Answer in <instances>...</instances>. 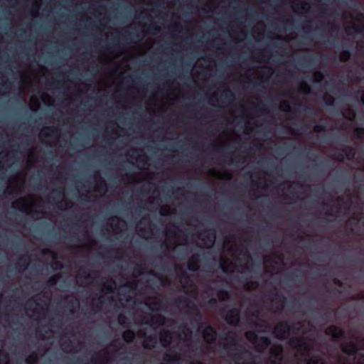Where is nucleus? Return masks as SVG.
<instances>
[{
    "label": "nucleus",
    "instance_id": "obj_1",
    "mask_svg": "<svg viewBox=\"0 0 364 364\" xmlns=\"http://www.w3.org/2000/svg\"><path fill=\"white\" fill-rule=\"evenodd\" d=\"M51 299L52 294L48 291H43L35 295L32 299L24 303V314L39 323L46 321L49 316Z\"/></svg>",
    "mask_w": 364,
    "mask_h": 364
},
{
    "label": "nucleus",
    "instance_id": "obj_36",
    "mask_svg": "<svg viewBox=\"0 0 364 364\" xmlns=\"http://www.w3.org/2000/svg\"><path fill=\"white\" fill-rule=\"evenodd\" d=\"M202 336L206 343L213 344L217 339L218 333L216 330L212 326L209 325L203 329Z\"/></svg>",
    "mask_w": 364,
    "mask_h": 364
},
{
    "label": "nucleus",
    "instance_id": "obj_9",
    "mask_svg": "<svg viewBox=\"0 0 364 364\" xmlns=\"http://www.w3.org/2000/svg\"><path fill=\"white\" fill-rule=\"evenodd\" d=\"M342 19L347 22V20L350 18L353 20L354 22L350 21V24H346L344 29L348 35L353 33L363 34L364 33V14L358 12L353 15L351 12L344 11L342 14Z\"/></svg>",
    "mask_w": 364,
    "mask_h": 364
},
{
    "label": "nucleus",
    "instance_id": "obj_10",
    "mask_svg": "<svg viewBox=\"0 0 364 364\" xmlns=\"http://www.w3.org/2000/svg\"><path fill=\"white\" fill-rule=\"evenodd\" d=\"M212 67L208 59L199 58L191 70V77L195 83L206 82L210 77Z\"/></svg>",
    "mask_w": 364,
    "mask_h": 364
},
{
    "label": "nucleus",
    "instance_id": "obj_48",
    "mask_svg": "<svg viewBox=\"0 0 364 364\" xmlns=\"http://www.w3.org/2000/svg\"><path fill=\"white\" fill-rule=\"evenodd\" d=\"M200 256L198 254L192 255L188 259L187 267L190 271L196 272L200 268Z\"/></svg>",
    "mask_w": 364,
    "mask_h": 364
},
{
    "label": "nucleus",
    "instance_id": "obj_60",
    "mask_svg": "<svg viewBox=\"0 0 364 364\" xmlns=\"http://www.w3.org/2000/svg\"><path fill=\"white\" fill-rule=\"evenodd\" d=\"M28 106L33 112H37L41 107L39 98L36 95L31 96L28 102Z\"/></svg>",
    "mask_w": 364,
    "mask_h": 364
},
{
    "label": "nucleus",
    "instance_id": "obj_18",
    "mask_svg": "<svg viewBox=\"0 0 364 364\" xmlns=\"http://www.w3.org/2000/svg\"><path fill=\"white\" fill-rule=\"evenodd\" d=\"M92 178L95 182L93 186V191L97 193V196L95 197L104 196L108 191V186L105 180L102 177L100 171L98 170L95 171L92 174Z\"/></svg>",
    "mask_w": 364,
    "mask_h": 364
},
{
    "label": "nucleus",
    "instance_id": "obj_52",
    "mask_svg": "<svg viewBox=\"0 0 364 364\" xmlns=\"http://www.w3.org/2000/svg\"><path fill=\"white\" fill-rule=\"evenodd\" d=\"M237 345L235 333H229L223 339L222 343L223 348L225 350L231 349Z\"/></svg>",
    "mask_w": 364,
    "mask_h": 364
},
{
    "label": "nucleus",
    "instance_id": "obj_26",
    "mask_svg": "<svg viewBox=\"0 0 364 364\" xmlns=\"http://www.w3.org/2000/svg\"><path fill=\"white\" fill-rule=\"evenodd\" d=\"M289 3L295 13H308L311 9L309 3L305 0H289Z\"/></svg>",
    "mask_w": 364,
    "mask_h": 364
},
{
    "label": "nucleus",
    "instance_id": "obj_41",
    "mask_svg": "<svg viewBox=\"0 0 364 364\" xmlns=\"http://www.w3.org/2000/svg\"><path fill=\"white\" fill-rule=\"evenodd\" d=\"M325 333L331 336L333 340L341 338L344 336V331L334 325L328 326L325 329Z\"/></svg>",
    "mask_w": 364,
    "mask_h": 364
},
{
    "label": "nucleus",
    "instance_id": "obj_14",
    "mask_svg": "<svg viewBox=\"0 0 364 364\" xmlns=\"http://www.w3.org/2000/svg\"><path fill=\"white\" fill-rule=\"evenodd\" d=\"M289 343L301 356L308 355L313 350V343L303 337H292Z\"/></svg>",
    "mask_w": 364,
    "mask_h": 364
},
{
    "label": "nucleus",
    "instance_id": "obj_21",
    "mask_svg": "<svg viewBox=\"0 0 364 364\" xmlns=\"http://www.w3.org/2000/svg\"><path fill=\"white\" fill-rule=\"evenodd\" d=\"M284 348L281 344H273L269 348L267 364H282Z\"/></svg>",
    "mask_w": 364,
    "mask_h": 364
},
{
    "label": "nucleus",
    "instance_id": "obj_2",
    "mask_svg": "<svg viewBox=\"0 0 364 364\" xmlns=\"http://www.w3.org/2000/svg\"><path fill=\"white\" fill-rule=\"evenodd\" d=\"M223 247L232 257L243 262L240 264L238 272L244 273L252 268L253 261L250 252L236 244L234 235H229L225 237Z\"/></svg>",
    "mask_w": 364,
    "mask_h": 364
},
{
    "label": "nucleus",
    "instance_id": "obj_31",
    "mask_svg": "<svg viewBox=\"0 0 364 364\" xmlns=\"http://www.w3.org/2000/svg\"><path fill=\"white\" fill-rule=\"evenodd\" d=\"M355 156V150L351 146H345L342 149L341 153L335 154L333 159L338 162L343 161L345 157L348 160H352Z\"/></svg>",
    "mask_w": 364,
    "mask_h": 364
},
{
    "label": "nucleus",
    "instance_id": "obj_7",
    "mask_svg": "<svg viewBox=\"0 0 364 364\" xmlns=\"http://www.w3.org/2000/svg\"><path fill=\"white\" fill-rule=\"evenodd\" d=\"M252 177V188L249 191L251 198H259L266 192L272 183L270 176L263 170L255 171Z\"/></svg>",
    "mask_w": 364,
    "mask_h": 364
},
{
    "label": "nucleus",
    "instance_id": "obj_63",
    "mask_svg": "<svg viewBox=\"0 0 364 364\" xmlns=\"http://www.w3.org/2000/svg\"><path fill=\"white\" fill-rule=\"evenodd\" d=\"M297 90L299 93L309 95L311 92V88L306 81L302 80L299 83Z\"/></svg>",
    "mask_w": 364,
    "mask_h": 364
},
{
    "label": "nucleus",
    "instance_id": "obj_3",
    "mask_svg": "<svg viewBox=\"0 0 364 364\" xmlns=\"http://www.w3.org/2000/svg\"><path fill=\"white\" fill-rule=\"evenodd\" d=\"M163 234L164 240L162 247L168 251H174L178 246H184L188 244V236L173 223L166 225Z\"/></svg>",
    "mask_w": 364,
    "mask_h": 364
},
{
    "label": "nucleus",
    "instance_id": "obj_17",
    "mask_svg": "<svg viewBox=\"0 0 364 364\" xmlns=\"http://www.w3.org/2000/svg\"><path fill=\"white\" fill-rule=\"evenodd\" d=\"M106 226L108 232L118 235L127 228V225L125 220L118 216L114 215L107 219Z\"/></svg>",
    "mask_w": 364,
    "mask_h": 364
},
{
    "label": "nucleus",
    "instance_id": "obj_45",
    "mask_svg": "<svg viewBox=\"0 0 364 364\" xmlns=\"http://www.w3.org/2000/svg\"><path fill=\"white\" fill-rule=\"evenodd\" d=\"M36 336L41 340L48 339L53 336V331L47 326H38L36 329Z\"/></svg>",
    "mask_w": 364,
    "mask_h": 364
},
{
    "label": "nucleus",
    "instance_id": "obj_25",
    "mask_svg": "<svg viewBox=\"0 0 364 364\" xmlns=\"http://www.w3.org/2000/svg\"><path fill=\"white\" fill-rule=\"evenodd\" d=\"M39 161V154L35 150L31 149L26 154H24V178L26 175V171L30 168L35 167Z\"/></svg>",
    "mask_w": 364,
    "mask_h": 364
},
{
    "label": "nucleus",
    "instance_id": "obj_24",
    "mask_svg": "<svg viewBox=\"0 0 364 364\" xmlns=\"http://www.w3.org/2000/svg\"><path fill=\"white\" fill-rule=\"evenodd\" d=\"M127 156L129 159L134 160L135 162H136L139 165H141L143 166H146L148 165V156L141 149H138L136 148L132 149L127 152Z\"/></svg>",
    "mask_w": 364,
    "mask_h": 364
},
{
    "label": "nucleus",
    "instance_id": "obj_61",
    "mask_svg": "<svg viewBox=\"0 0 364 364\" xmlns=\"http://www.w3.org/2000/svg\"><path fill=\"white\" fill-rule=\"evenodd\" d=\"M163 360L168 363L179 361L181 360V354L178 353L166 352L164 354Z\"/></svg>",
    "mask_w": 364,
    "mask_h": 364
},
{
    "label": "nucleus",
    "instance_id": "obj_33",
    "mask_svg": "<svg viewBox=\"0 0 364 364\" xmlns=\"http://www.w3.org/2000/svg\"><path fill=\"white\" fill-rule=\"evenodd\" d=\"M225 320L231 326H238L240 321V311L239 309L233 308L226 312Z\"/></svg>",
    "mask_w": 364,
    "mask_h": 364
},
{
    "label": "nucleus",
    "instance_id": "obj_37",
    "mask_svg": "<svg viewBox=\"0 0 364 364\" xmlns=\"http://www.w3.org/2000/svg\"><path fill=\"white\" fill-rule=\"evenodd\" d=\"M64 300L67 304L69 311L71 314L75 313L80 308V301L74 294L67 295L64 297Z\"/></svg>",
    "mask_w": 364,
    "mask_h": 364
},
{
    "label": "nucleus",
    "instance_id": "obj_6",
    "mask_svg": "<svg viewBox=\"0 0 364 364\" xmlns=\"http://www.w3.org/2000/svg\"><path fill=\"white\" fill-rule=\"evenodd\" d=\"M148 51L143 47V44L136 43L124 51L109 50L106 53H101L99 55V61L104 63H109L112 60L118 58L124 54L127 59H131L136 56H142Z\"/></svg>",
    "mask_w": 364,
    "mask_h": 364
},
{
    "label": "nucleus",
    "instance_id": "obj_39",
    "mask_svg": "<svg viewBox=\"0 0 364 364\" xmlns=\"http://www.w3.org/2000/svg\"><path fill=\"white\" fill-rule=\"evenodd\" d=\"M167 103L170 105H173L174 101L178 99L181 96V90L180 85L176 83L174 85L172 89L168 90V92Z\"/></svg>",
    "mask_w": 364,
    "mask_h": 364
},
{
    "label": "nucleus",
    "instance_id": "obj_57",
    "mask_svg": "<svg viewBox=\"0 0 364 364\" xmlns=\"http://www.w3.org/2000/svg\"><path fill=\"white\" fill-rule=\"evenodd\" d=\"M342 114L345 119L353 122L356 117V113L354 109L349 105L344 107L342 109Z\"/></svg>",
    "mask_w": 364,
    "mask_h": 364
},
{
    "label": "nucleus",
    "instance_id": "obj_44",
    "mask_svg": "<svg viewBox=\"0 0 364 364\" xmlns=\"http://www.w3.org/2000/svg\"><path fill=\"white\" fill-rule=\"evenodd\" d=\"M270 343L271 341L269 338L262 336L258 338L257 343L253 346L256 352L263 353L269 346Z\"/></svg>",
    "mask_w": 364,
    "mask_h": 364
},
{
    "label": "nucleus",
    "instance_id": "obj_19",
    "mask_svg": "<svg viewBox=\"0 0 364 364\" xmlns=\"http://www.w3.org/2000/svg\"><path fill=\"white\" fill-rule=\"evenodd\" d=\"M179 282L181 284L184 293L189 296H196L198 294L196 286L194 284L187 273L183 271L179 275Z\"/></svg>",
    "mask_w": 364,
    "mask_h": 364
},
{
    "label": "nucleus",
    "instance_id": "obj_43",
    "mask_svg": "<svg viewBox=\"0 0 364 364\" xmlns=\"http://www.w3.org/2000/svg\"><path fill=\"white\" fill-rule=\"evenodd\" d=\"M272 40H279L284 42H289L297 38V33L294 31L290 32L286 35H281L276 33H271L269 36Z\"/></svg>",
    "mask_w": 364,
    "mask_h": 364
},
{
    "label": "nucleus",
    "instance_id": "obj_46",
    "mask_svg": "<svg viewBox=\"0 0 364 364\" xmlns=\"http://www.w3.org/2000/svg\"><path fill=\"white\" fill-rule=\"evenodd\" d=\"M127 91L129 97H130L134 100H141L145 96V91L144 90H140L135 86L129 87Z\"/></svg>",
    "mask_w": 364,
    "mask_h": 364
},
{
    "label": "nucleus",
    "instance_id": "obj_29",
    "mask_svg": "<svg viewBox=\"0 0 364 364\" xmlns=\"http://www.w3.org/2000/svg\"><path fill=\"white\" fill-rule=\"evenodd\" d=\"M53 192H55L60 197H61V200L56 202V206L58 209L61 210H65L73 208V203L65 197V193L63 188L55 190Z\"/></svg>",
    "mask_w": 364,
    "mask_h": 364
},
{
    "label": "nucleus",
    "instance_id": "obj_50",
    "mask_svg": "<svg viewBox=\"0 0 364 364\" xmlns=\"http://www.w3.org/2000/svg\"><path fill=\"white\" fill-rule=\"evenodd\" d=\"M353 223H355L356 225H358L360 223H362L364 228L363 214L362 213H353L351 217L346 223V228H348Z\"/></svg>",
    "mask_w": 364,
    "mask_h": 364
},
{
    "label": "nucleus",
    "instance_id": "obj_64",
    "mask_svg": "<svg viewBox=\"0 0 364 364\" xmlns=\"http://www.w3.org/2000/svg\"><path fill=\"white\" fill-rule=\"evenodd\" d=\"M259 284L257 281H247L246 282L243 286L242 289L246 291H251L253 290H256L259 288Z\"/></svg>",
    "mask_w": 364,
    "mask_h": 364
},
{
    "label": "nucleus",
    "instance_id": "obj_62",
    "mask_svg": "<svg viewBox=\"0 0 364 364\" xmlns=\"http://www.w3.org/2000/svg\"><path fill=\"white\" fill-rule=\"evenodd\" d=\"M40 98L43 104L47 106H52L54 105L55 100L53 97H52L46 92H42L41 93Z\"/></svg>",
    "mask_w": 364,
    "mask_h": 364
},
{
    "label": "nucleus",
    "instance_id": "obj_34",
    "mask_svg": "<svg viewBox=\"0 0 364 364\" xmlns=\"http://www.w3.org/2000/svg\"><path fill=\"white\" fill-rule=\"evenodd\" d=\"M144 304L151 311H160L162 309V301L156 296H146Z\"/></svg>",
    "mask_w": 364,
    "mask_h": 364
},
{
    "label": "nucleus",
    "instance_id": "obj_53",
    "mask_svg": "<svg viewBox=\"0 0 364 364\" xmlns=\"http://www.w3.org/2000/svg\"><path fill=\"white\" fill-rule=\"evenodd\" d=\"M60 348L61 349L67 353H77V350L76 349V347L73 346L72 341L70 340H61L60 343Z\"/></svg>",
    "mask_w": 364,
    "mask_h": 364
},
{
    "label": "nucleus",
    "instance_id": "obj_12",
    "mask_svg": "<svg viewBox=\"0 0 364 364\" xmlns=\"http://www.w3.org/2000/svg\"><path fill=\"white\" fill-rule=\"evenodd\" d=\"M302 188L303 186L298 182L285 181L279 184V188L282 191V198L288 203H292L299 200L304 199V196L294 192L296 188Z\"/></svg>",
    "mask_w": 364,
    "mask_h": 364
},
{
    "label": "nucleus",
    "instance_id": "obj_55",
    "mask_svg": "<svg viewBox=\"0 0 364 364\" xmlns=\"http://www.w3.org/2000/svg\"><path fill=\"white\" fill-rule=\"evenodd\" d=\"M107 132L115 136H119L122 127L114 121L111 122L106 127Z\"/></svg>",
    "mask_w": 364,
    "mask_h": 364
},
{
    "label": "nucleus",
    "instance_id": "obj_32",
    "mask_svg": "<svg viewBox=\"0 0 364 364\" xmlns=\"http://www.w3.org/2000/svg\"><path fill=\"white\" fill-rule=\"evenodd\" d=\"M98 274L97 272H90L86 269H79L76 274V282L79 286L83 285V282L89 279H95Z\"/></svg>",
    "mask_w": 364,
    "mask_h": 364
},
{
    "label": "nucleus",
    "instance_id": "obj_51",
    "mask_svg": "<svg viewBox=\"0 0 364 364\" xmlns=\"http://www.w3.org/2000/svg\"><path fill=\"white\" fill-rule=\"evenodd\" d=\"M116 288L117 284L115 281L112 278H109L102 284L101 291L104 294H110L114 292Z\"/></svg>",
    "mask_w": 364,
    "mask_h": 364
},
{
    "label": "nucleus",
    "instance_id": "obj_27",
    "mask_svg": "<svg viewBox=\"0 0 364 364\" xmlns=\"http://www.w3.org/2000/svg\"><path fill=\"white\" fill-rule=\"evenodd\" d=\"M143 322L145 324H149L150 326H164L166 323V318L164 316L157 314H146L144 316Z\"/></svg>",
    "mask_w": 364,
    "mask_h": 364
},
{
    "label": "nucleus",
    "instance_id": "obj_28",
    "mask_svg": "<svg viewBox=\"0 0 364 364\" xmlns=\"http://www.w3.org/2000/svg\"><path fill=\"white\" fill-rule=\"evenodd\" d=\"M219 263L222 271L226 274L235 272L237 268L236 263L224 255L220 257Z\"/></svg>",
    "mask_w": 364,
    "mask_h": 364
},
{
    "label": "nucleus",
    "instance_id": "obj_30",
    "mask_svg": "<svg viewBox=\"0 0 364 364\" xmlns=\"http://www.w3.org/2000/svg\"><path fill=\"white\" fill-rule=\"evenodd\" d=\"M207 175L210 177L219 180L230 181L232 178V173L230 171H218L215 168H210L207 171Z\"/></svg>",
    "mask_w": 364,
    "mask_h": 364
},
{
    "label": "nucleus",
    "instance_id": "obj_16",
    "mask_svg": "<svg viewBox=\"0 0 364 364\" xmlns=\"http://www.w3.org/2000/svg\"><path fill=\"white\" fill-rule=\"evenodd\" d=\"M193 235L198 240V245L205 248L212 247L216 238L214 230H204L195 233Z\"/></svg>",
    "mask_w": 364,
    "mask_h": 364
},
{
    "label": "nucleus",
    "instance_id": "obj_15",
    "mask_svg": "<svg viewBox=\"0 0 364 364\" xmlns=\"http://www.w3.org/2000/svg\"><path fill=\"white\" fill-rule=\"evenodd\" d=\"M240 140V135L233 129L223 131L220 136L215 139L213 146L215 148L223 147L228 142H237Z\"/></svg>",
    "mask_w": 364,
    "mask_h": 364
},
{
    "label": "nucleus",
    "instance_id": "obj_56",
    "mask_svg": "<svg viewBox=\"0 0 364 364\" xmlns=\"http://www.w3.org/2000/svg\"><path fill=\"white\" fill-rule=\"evenodd\" d=\"M271 58V53L266 49H262L255 55V60L257 62H268Z\"/></svg>",
    "mask_w": 364,
    "mask_h": 364
},
{
    "label": "nucleus",
    "instance_id": "obj_35",
    "mask_svg": "<svg viewBox=\"0 0 364 364\" xmlns=\"http://www.w3.org/2000/svg\"><path fill=\"white\" fill-rule=\"evenodd\" d=\"M252 34L254 39L259 41L263 39L266 31V25L264 21H257L252 28Z\"/></svg>",
    "mask_w": 364,
    "mask_h": 364
},
{
    "label": "nucleus",
    "instance_id": "obj_49",
    "mask_svg": "<svg viewBox=\"0 0 364 364\" xmlns=\"http://www.w3.org/2000/svg\"><path fill=\"white\" fill-rule=\"evenodd\" d=\"M229 35L234 42L240 43L246 38L247 33L244 28H241L237 32L231 29V31L229 32Z\"/></svg>",
    "mask_w": 364,
    "mask_h": 364
},
{
    "label": "nucleus",
    "instance_id": "obj_58",
    "mask_svg": "<svg viewBox=\"0 0 364 364\" xmlns=\"http://www.w3.org/2000/svg\"><path fill=\"white\" fill-rule=\"evenodd\" d=\"M156 338L153 336H147L142 342V346L145 349L151 350L156 346Z\"/></svg>",
    "mask_w": 364,
    "mask_h": 364
},
{
    "label": "nucleus",
    "instance_id": "obj_59",
    "mask_svg": "<svg viewBox=\"0 0 364 364\" xmlns=\"http://www.w3.org/2000/svg\"><path fill=\"white\" fill-rule=\"evenodd\" d=\"M176 213V210L175 208L171 207L168 204H164L160 206L159 208V214L161 216H168L171 215H174Z\"/></svg>",
    "mask_w": 364,
    "mask_h": 364
},
{
    "label": "nucleus",
    "instance_id": "obj_8",
    "mask_svg": "<svg viewBox=\"0 0 364 364\" xmlns=\"http://www.w3.org/2000/svg\"><path fill=\"white\" fill-rule=\"evenodd\" d=\"M263 264L266 273L271 275L279 274L285 267L284 255L279 252H274L267 255L264 256Z\"/></svg>",
    "mask_w": 364,
    "mask_h": 364
},
{
    "label": "nucleus",
    "instance_id": "obj_11",
    "mask_svg": "<svg viewBox=\"0 0 364 364\" xmlns=\"http://www.w3.org/2000/svg\"><path fill=\"white\" fill-rule=\"evenodd\" d=\"M60 138V130L57 127H43L38 134L40 142L49 147H55Z\"/></svg>",
    "mask_w": 364,
    "mask_h": 364
},
{
    "label": "nucleus",
    "instance_id": "obj_20",
    "mask_svg": "<svg viewBox=\"0 0 364 364\" xmlns=\"http://www.w3.org/2000/svg\"><path fill=\"white\" fill-rule=\"evenodd\" d=\"M150 178L149 173L134 172L125 173L122 176L121 181L125 184H134L143 182Z\"/></svg>",
    "mask_w": 364,
    "mask_h": 364
},
{
    "label": "nucleus",
    "instance_id": "obj_38",
    "mask_svg": "<svg viewBox=\"0 0 364 364\" xmlns=\"http://www.w3.org/2000/svg\"><path fill=\"white\" fill-rule=\"evenodd\" d=\"M85 240L80 245H75V247L84 250H93L97 245V241L91 237L87 231L85 232Z\"/></svg>",
    "mask_w": 364,
    "mask_h": 364
},
{
    "label": "nucleus",
    "instance_id": "obj_13",
    "mask_svg": "<svg viewBox=\"0 0 364 364\" xmlns=\"http://www.w3.org/2000/svg\"><path fill=\"white\" fill-rule=\"evenodd\" d=\"M154 224L148 215L143 216L136 225V234L145 240L151 239L154 237Z\"/></svg>",
    "mask_w": 364,
    "mask_h": 364
},
{
    "label": "nucleus",
    "instance_id": "obj_54",
    "mask_svg": "<svg viewBox=\"0 0 364 364\" xmlns=\"http://www.w3.org/2000/svg\"><path fill=\"white\" fill-rule=\"evenodd\" d=\"M43 4V0H33L31 6V15L37 18L40 15V10Z\"/></svg>",
    "mask_w": 364,
    "mask_h": 364
},
{
    "label": "nucleus",
    "instance_id": "obj_23",
    "mask_svg": "<svg viewBox=\"0 0 364 364\" xmlns=\"http://www.w3.org/2000/svg\"><path fill=\"white\" fill-rule=\"evenodd\" d=\"M113 358V355L107 349L103 348L95 353L92 358V364H108Z\"/></svg>",
    "mask_w": 364,
    "mask_h": 364
},
{
    "label": "nucleus",
    "instance_id": "obj_5",
    "mask_svg": "<svg viewBox=\"0 0 364 364\" xmlns=\"http://www.w3.org/2000/svg\"><path fill=\"white\" fill-rule=\"evenodd\" d=\"M331 205L327 204L326 215L327 216L338 218L345 215L349 213L352 204L351 193L349 191H346L343 196H338L331 201Z\"/></svg>",
    "mask_w": 364,
    "mask_h": 364
},
{
    "label": "nucleus",
    "instance_id": "obj_42",
    "mask_svg": "<svg viewBox=\"0 0 364 364\" xmlns=\"http://www.w3.org/2000/svg\"><path fill=\"white\" fill-rule=\"evenodd\" d=\"M263 70H255V73L257 75L256 78L266 82L269 80L271 76L273 74V70L269 66H264Z\"/></svg>",
    "mask_w": 364,
    "mask_h": 364
},
{
    "label": "nucleus",
    "instance_id": "obj_47",
    "mask_svg": "<svg viewBox=\"0 0 364 364\" xmlns=\"http://www.w3.org/2000/svg\"><path fill=\"white\" fill-rule=\"evenodd\" d=\"M341 349L344 353L348 355H353L357 353L358 347L355 343L350 341L341 343Z\"/></svg>",
    "mask_w": 364,
    "mask_h": 364
},
{
    "label": "nucleus",
    "instance_id": "obj_22",
    "mask_svg": "<svg viewBox=\"0 0 364 364\" xmlns=\"http://www.w3.org/2000/svg\"><path fill=\"white\" fill-rule=\"evenodd\" d=\"M291 329V326L287 321H279L274 326L272 333L276 338L284 340L290 334Z\"/></svg>",
    "mask_w": 364,
    "mask_h": 364
},
{
    "label": "nucleus",
    "instance_id": "obj_40",
    "mask_svg": "<svg viewBox=\"0 0 364 364\" xmlns=\"http://www.w3.org/2000/svg\"><path fill=\"white\" fill-rule=\"evenodd\" d=\"M159 341L164 348L168 347L173 341V336L170 331L163 329L159 333Z\"/></svg>",
    "mask_w": 364,
    "mask_h": 364
},
{
    "label": "nucleus",
    "instance_id": "obj_4",
    "mask_svg": "<svg viewBox=\"0 0 364 364\" xmlns=\"http://www.w3.org/2000/svg\"><path fill=\"white\" fill-rule=\"evenodd\" d=\"M24 215H31L35 219H42L46 215L45 200L36 194L24 196Z\"/></svg>",
    "mask_w": 364,
    "mask_h": 364
}]
</instances>
